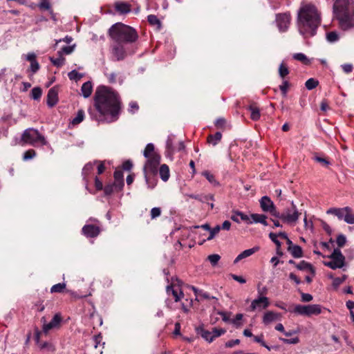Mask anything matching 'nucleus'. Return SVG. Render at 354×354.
<instances>
[{
	"label": "nucleus",
	"instance_id": "obj_62",
	"mask_svg": "<svg viewBox=\"0 0 354 354\" xmlns=\"http://www.w3.org/2000/svg\"><path fill=\"white\" fill-rule=\"evenodd\" d=\"M114 190H115V189L113 183L106 185L104 188V194L106 196L111 195L114 192Z\"/></svg>",
	"mask_w": 354,
	"mask_h": 354
},
{
	"label": "nucleus",
	"instance_id": "obj_24",
	"mask_svg": "<svg viewBox=\"0 0 354 354\" xmlns=\"http://www.w3.org/2000/svg\"><path fill=\"white\" fill-rule=\"evenodd\" d=\"M191 198H194L195 200H197L201 203H208V201H214V196L213 194H207V195H195L192 194L189 196Z\"/></svg>",
	"mask_w": 354,
	"mask_h": 354
},
{
	"label": "nucleus",
	"instance_id": "obj_7",
	"mask_svg": "<svg viewBox=\"0 0 354 354\" xmlns=\"http://www.w3.org/2000/svg\"><path fill=\"white\" fill-rule=\"evenodd\" d=\"M330 259V261H324V266L332 270L342 268L345 265V257L342 254L339 248H335L333 252L328 256Z\"/></svg>",
	"mask_w": 354,
	"mask_h": 354
},
{
	"label": "nucleus",
	"instance_id": "obj_19",
	"mask_svg": "<svg viewBox=\"0 0 354 354\" xmlns=\"http://www.w3.org/2000/svg\"><path fill=\"white\" fill-rule=\"evenodd\" d=\"M248 111L250 112V118L254 121H257L259 120L261 117L259 108L257 106L255 103H252L247 108Z\"/></svg>",
	"mask_w": 354,
	"mask_h": 354
},
{
	"label": "nucleus",
	"instance_id": "obj_37",
	"mask_svg": "<svg viewBox=\"0 0 354 354\" xmlns=\"http://www.w3.org/2000/svg\"><path fill=\"white\" fill-rule=\"evenodd\" d=\"M42 90L40 87H35L32 89L30 96L35 100H38L41 98Z\"/></svg>",
	"mask_w": 354,
	"mask_h": 354
},
{
	"label": "nucleus",
	"instance_id": "obj_48",
	"mask_svg": "<svg viewBox=\"0 0 354 354\" xmlns=\"http://www.w3.org/2000/svg\"><path fill=\"white\" fill-rule=\"evenodd\" d=\"M36 156V151L34 149H28L24 153L23 159L28 160L33 158Z\"/></svg>",
	"mask_w": 354,
	"mask_h": 354
},
{
	"label": "nucleus",
	"instance_id": "obj_23",
	"mask_svg": "<svg viewBox=\"0 0 354 354\" xmlns=\"http://www.w3.org/2000/svg\"><path fill=\"white\" fill-rule=\"evenodd\" d=\"M250 219L251 221H253V223H261L264 226H267L268 222L266 221L267 216L264 214H252L250 215Z\"/></svg>",
	"mask_w": 354,
	"mask_h": 354
},
{
	"label": "nucleus",
	"instance_id": "obj_51",
	"mask_svg": "<svg viewBox=\"0 0 354 354\" xmlns=\"http://www.w3.org/2000/svg\"><path fill=\"white\" fill-rule=\"evenodd\" d=\"M38 7L41 10H50L51 5L48 0H41V2L38 4Z\"/></svg>",
	"mask_w": 354,
	"mask_h": 354
},
{
	"label": "nucleus",
	"instance_id": "obj_61",
	"mask_svg": "<svg viewBox=\"0 0 354 354\" xmlns=\"http://www.w3.org/2000/svg\"><path fill=\"white\" fill-rule=\"evenodd\" d=\"M347 279V276L344 274L342 277H336L333 279V285L334 287H338L340 284H342L346 279Z\"/></svg>",
	"mask_w": 354,
	"mask_h": 354
},
{
	"label": "nucleus",
	"instance_id": "obj_1",
	"mask_svg": "<svg viewBox=\"0 0 354 354\" xmlns=\"http://www.w3.org/2000/svg\"><path fill=\"white\" fill-rule=\"evenodd\" d=\"M94 106L98 112L95 120L102 122L116 121L121 112L122 102L119 94L106 86L97 87L94 97Z\"/></svg>",
	"mask_w": 354,
	"mask_h": 354
},
{
	"label": "nucleus",
	"instance_id": "obj_53",
	"mask_svg": "<svg viewBox=\"0 0 354 354\" xmlns=\"http://www.w3.org/2000/svg\"><path fill=\"white\" fill-rule=\"evenodd\" d=\"M336 243L339 248H342L346 243V236L342 234H339L337 237Z\"/></svg>",
	"mask_w": 354,
	"mask_h": 354
},
{
	"label": "nucleus",
	"instance_id": "obj_34",
	"mask_svg": "<svg viewBox=\"0 0 354 354\" xmlns=\"http://www.w3.org/2000/svg\"><path fill=\"white\" fill-rule=\"evenodd\" d=\"M292 57L294 59L299 61L306 65H308L310 63L308 57L304 53H295L292 55Z\"/></svg>",
	"mask_w": 354,
	"mask_h": 354
},
{
	"label": "nucleus",
	"instance_id": "obj_39",
	"mask_svg": "<svg viewBox=\"0 0 354 354\" xmlns=\"http://www.w3.org/2000/svg\"><path fill=\"white\" fill-rule=\"evenodd\" d=\"M289 74V69L288 66L284 64L281 63L279 67V75L281 78H284Z\"/></svg>",
	"mask_w": 354,
	"mask_h": 354
},
{
	"label": "nucleus",
	"instance_id": "obj_15",
	"mask_svg": "<svg viewBox=\"0 0 354 354\" xmlns=\"http://www.w3.org/2000/svg\"><path fill=\"white\" fill-rule=\"evenodd\" d=\"M82 232L86 237L94 238L99 235L100 228L95 225H85L82 227Z\"/></svg>",
	"mask_w": 354,
	"mask_h": 354
},
{
	"label": "nucleus",
	"instance_id": "obj_12",
	"mask_svg": "<svg viewBox=\"0 0 354 354\" xmlns=\"http://www.w3.org/2000/svg\"><path fill=\"white\" fill-rule=\"evenodd\" d=\"M276 21L279 30L285 32L287 30L290 23V13H281L277 15Z\"/></svg>",
	"mask_w": 354,
	"mask_h": 354
},
{
	"label": "nucleus",
	"instance_id": "obj_43",
	"mask_svg": "<svg viewBox=\"0 0 354 354\" xmlns=\"http://www.w3.org/2000/svg\"><path fill=\"white\" fill-rule=\"evenodd\" d=\"M344 221L348 224H354V214L352 212L351 208L345 214Z\"/></svg>",
	"mask_w": 354,
	"mask_h": 354
},
{
	"label": "nucleus",
	"instance_id": "obj_4",
	"mask_svg": "<svg viewBox=\"0 0 354 354\" xmlns=\"http://www.w3.org/2000/svg\"><path fill=\"white\" fill-rule=\"evenodd\" d=\"M109 35L115 43L132 44L138 39L137 31L121 22L116 23L109 29Z\"/></svg>",
	"mask_w": 354,
	"mask_h": 354
},
{
	"label": "nucleus",
	"instance_id": "obj_47",
	"mask_svg": "<svg viewBox=\"0 0 354 354\" xmlns=\"http://www.w3.org/2000/svg\"><path fill=\"white\" fill-rule=\"evenodd\" d=\"M226 332V330L225 329H223V328H214L212 329V331H211V333H212V337H213V340L216 338V337H220L221 335H223L224 333H225Z\"/></svg>",
	"mask_w": 354,
	"mask_h": 354
},
{
	"label": "nucleus",
	"instance_id": "obj_29",
	"mask_svg": "<svg viewBox=\"0 0 354 354\" xmlns=\"http://www.w3.org/2000/svg\"><path fill=\"white\" fill-rule=\"evenodd\" d=\"M146 183L149 189H153L156 185V176H151V174H144Z\"/></svg>",
	"mask_w": 354,
	"mask_h": 354
},
{
	"label": "nucleus",
	"instance_id": "obj_52",
	"mask_svg": "<svg viewBox=\"0 0 354 354\" xmlns=\"http://www.w3.org/2000/svg\"><path fill=\"white\" fill-rule=\"evenodd\" d=\"M203 175L206 178V179L212 184L218 185V183L216 182L215 177L213 174L206 171L203 173Z\"/></svg>",
	"mask_w": 354,
	"mask_h": 354
},
{
	"label": "nucleus",
	"instance_id": "obj_17",
	"mask_svg": "<svg viewBox=\"0 0 354 354\" xmlns=\"http://www.w3.org/2000/svg\"><path fill=\"white\" fill-rule=\"evenodd\" d=\"M281 319V315L273 311L266 312L263 317V323L265 325H268L274 321Z\"/></svg>",
	"mask_w": 354,
	"mask_h": 354
},
{
	"label": "nucleus",
	"instance_id": "obj_60",
	"mask_svg": "<svg viewBox=\"0 0 354 354\" xmlns=\"http://www.w3.org/2000/svg\"><path fill=\"white\" fill-rule=\"evenodd\" d=\"M269 237L273 241L275 245H277V249L281 248V242L277 239L278 235L275 233L270 232L269 234Z\"/></svg>",
	"mask_w": 354,
	"mask_h": 354
},
{
	"label": "nucleus",
	"instance_id": "obj_38",
	"mask_svg": "<svg viewBox=\"0 0 354 354\" xmlns=\"http://www.w3.org/2000/svg\"><path fill=\"white\" fill-rule=\"evenodd\" d=\"M319 84V82L314 79V78H310L308 79L306 83L305 86L308 90H313L315 88H316Z\"/></svg>",
	"mask_w": 354,
	"mask_h": 354
},
{
	"label": "nucleus",
	"instance_id": "obj_22",
	"mask_svg": "<svg viewBox=\"0 0 354 354\" xmlns=\"http://www.w3.org/2000/svg\"><path fill=\"white\" fill-rule=\"evenodd\" d=\"M258 250H259V248L258 247H254L252 248L248 249V250H245L243 251L234 259V263H236L239 261H241V259L251 256L252 254H253L254 252H256Z\"/></svg>",
	"mask_w": 354,
	"mask_h": 354
},
{
	"label": "nucleus",
	"instance_id": "obj_31",
	"mask_svg": "<svg viewBox=\"0 0 354 354\" xmlns=\"http://www.w3.org/2000/svg\"><path fill=\"white\" fill-rule=\"evenodd\" d=\"M198 333L201 334V337L204 338L206 341L209 342H212L213 341L212 333L211 331L205 330L203 328H197Z\"/></svg>",
	"mask_w": 354,
	"mask_h": 354
},
{
	"label": "nucleus",
	"instance_id": "obj_32",
	"mask_svg": "<svg viewBox=\"0 0 354 354\" xmlns=\"http://www.w3.org/2000/svg\"><path fill=\"white\" fill-rule=\"evenodd\" d=\"M147 21L151 26H156L157 29L160 30L162 27V24L157 16L154 15H149L147 17Z\"/></svg>",
	"mask_w": 354,
	"mask_h": 354
},
{
	"label": "nucleus",
	"instance_id": "obj_33",
	"mask_svg": "<svg viewBox=\"0 0 354 354\" xmlns=\"http://www.w3.org/2000/svg\"><path fill=\"white\" fill-rule=\"evenodd\" d=\"M153 154H158L155 151L154 145L152 143H149L147 145L143 155L146 158H149L153 156Z\"/></svg>",
	"mask_w": 354,
	"mask_h": 354
},
{
	"label": "nucleus",
	"instance_id": "obj_36",
	"mask_svg": "<svg viewBox=\"0 0 354 354\" xmlns=\"http://www.w3.org/2000/svg\"><path fill=\"white\" fill-rule=\"evenodd\" d=\"M84 118V111L82 109L78 110L77 115L73 119L72 124L76 125L82 122Z\"/></svg>",
	"mask_w": 354,
	"mask_h": 354
},
{
	"label": "nucleus",
	"instance_id": "obj_18",
	"mask_svg": "<svg viewBox=\"0 0 354 354\" xmlns=\"http://www.w3.org/2000/svg\"><path fill=\"white\" fill-rule=\"evenodd\" d=\"M27 61L30 62V71L32 73H37L39 69V64L36 60V55L34 53H30L26 56Z\"/></svg>",
	"mask_w": 354,
	"mask_h": 354
},
{
	"label": "nucleus",
	"instance_id": "obj_45",
	"mask_svg": "<svg viewBox=\"0 0 354 354\" xmlns=\"http://www.w3.org/2000/svg\"><path fill=\"white\" fill-rule=\"evenodd\" d=\"M221 259L220 255L217 254H210L207 257V259L212 266H216Z\"/></svg>",
	"mask_w": 354,
	"mask_h": 354
},
{
	"label": "nucleus",
	"instance_id": "obj_58",
	"mask_svg": "<svg viewBox=\"0 0 354 354\" xmlns=\"http://www.w3.org/2000/svg\"><path fill=\"white\" fill-rule=\"evenodd\" d=\"M338 35L335 32H329L326 35V39L330 42H335L338 40Z\"/></svg>",
	"mask_w": 354,
	"mask_h": 354
},
{
	"label": "nucleus",
	"instance_id": "obj_42",
	"mask_svg": "<svg viewBox=\"0 0 354 354\" xmlns=\"http://www.w3.org/2000/svg\"><path fill=\"white\" fill-rule=\"evenodd\" d=\"M313 158L315 161L320 163L324 167H328V165H330V162L326 158L320 157L317 154H315Z\"/></svg>",
	"mask_w": 354,
	"mask_h": 354
},
{
	"label": "nucleus",
	"instance_id": "obj_56",
	"mask_svg": "<svg viewBox=\"0 0 354 354\" xmlns=\"http://www.w3.org/2000/svg\"><path fill=\"white\" fill-rule=\"evenodd\" d=\"M288 87L289 83L286 80L283 81L282 84L279 86V89L283 97H286Z\"/></svg>",
	"mask_w": 354,
	"mask_h": 354
},
{
	"label": "nucleus",
	"instance_id": "obj_14",
	"mask_svg": "<svg viewBox=\"0 0 354 354\" xmlns=\"http://www.w3.org/2000/svg\"><path fill=\"white\" fill-rule=\"evenodd\" d=\"M111 52L117 61L123 60L127 55L124 47L121 43H115L113 44L112 46Z\"/></svg>",
	"mask_w": 354,
	"mask_h": 354
},
{
	"label": "nucleus",
	"instance_id": "obj_40",
	"mask_svg": "<svg viewBox=\"0 0 354 354\" xmlns=\"http://www.w3.org/2000/svg\"><path fill=\"white\" fill-rule=\"evenodd\" d=\"M50 60L54 66L60 67L64 64L65 58L61 55L57 58L50 57Z\"/></svg>",
	"mask_w": 354,
	"mask_h": 354
},
{
	"label": "nucleus",
	"instance_id": "obj_54",
	"mask_svg": "<svg viewBox=\"0 0 354 354\" xmlns=\"http://www.w3.org/2000/svg\"><path fill=\"white\" fill-rule=\"evenodd\" d=\"M215 127L217 128V129H225V125H226V120L225 118H218L216 121H215Z\"/></svg>",
	"mask_w": 354,
	"mask_h": 354
},
{
	"label": "nucleus",
	"instance_id": "obj_59",
	"mask_svg": "<svg viewBox=\"0 0 354 354\" xmlns=\"http://www.w3.org/2000/svg\"><path fill=\"white\" fill-rule=\"evenodd\" d=\"M93 169V165L91 162L87 163L85 165V166L84 167V168L82 169V174L84 176H86L91 172V171Z\"/></svg>",
	"mask_w": 354,
	"mask_h": 354
},
{
	"label": "nucleus",
	"instance_id": "obj_3",
	"mask_svg": "<svg viewBox=\"0 0 354 354\" xmlns=\"http://www.w3.org/2000/svg\"><path fill=\"white\" fill-rule=\"evenodd\" d=\"M333 13L344 30L354 27V5L350 0H335L333 6Z\"/></svg>",
	"mask_w": 354,
	"mask_h": 354
},
{
	"label": "nucleus",
	"instance_id": "obj_13",
	"mask_svg": "<svg viewBox=\"0 0 354 354\" xmlns=\"http://www.w3.org/2000/svg\"><path fill=\"white\" fill-rule=\"evenodd\" d=\"M269 299L267 297H259L254 299L250 305V310L254 311L256 309H264L269 306Z\"/></svg>",
	"mask_w": 354,
	"mask_h": 354
},
{
	"label": "nucleus",
	"instance_id": "obj_10",
	"mask_svg": "<svg viewBox=\"0 0 354 354\" xmlns=\"http://www.w3.org/2000/svg\"><path fill=\"white\" fill-rule=\"evenodd\" d=\"M259 203L261 208L263 212H269L272 216L275 217L277 210L274 203L268 196H264L261 197Z\"/></svg>",
	"mask_w": 354,
	"mask_h": 354
},
{
	"label": "nucleus",
	"instance_id": "obj_21",
	"mask_svg": "<svg viewBox=\"0 0 354 354\" xmlns=\"http://www.w3.org/2000/svg\"><path fill=\"white\" fill-rule=\"evenodd\" d=\"M115 9L120 14H127L131 12V5L125 2H117L115 3Z\"/></svg>",
	"mask_w": 354,
	"mask_h": 354
},
{
	"label": "nucleus",
	"instance_id": "obj_20",
	"mask_svg": "<svg viewBox=\"0 0 354 354\" xmlns=\"http://www.w3.org/2000/svg\"><path fill=\"white\" fill-rule=\"evenodd\" d=\"M296 268L299 270H308L312 274L313 277L315 275V268L311 263L304 260L298 263V264L296 265Z\"/></svg>",
	"mask_w": 354,
	"mask_h": 354
},
{
	"label": "nucleus",
	"instance_id": "obj_57",
	"mask_svg": "<svg viewBox=\"0 0 354 354\" xmlns=\"http://www.w3.org/2000/svg\"><path fill=\"white\" fill-rule=\"evenodd\" d=\"M350 211L349 207H345L343 208H339L337 216L339 220L344 219L346 212Z\"/></svg>",
	"mask_w": 354,
	"mask_h": 354
},
{
	"label": "nucleus",
	"instance_id": "obj_2",
	"mask_svg": "<svg viewBox=\"0 0 354 354\" xmlns=\"http://www.w3.org/2000/svg\"><path fill=\"white\" fill-rule=\"evenodd\" d=\"M321 24V17L313 4H306L299 10L297 26L299 32L306 37H313Z\"/></svg>",
	"mask_w": 354,
	"mask_h": 354
},
{
	"label": "nucleus",
	"instance_id": "obj_25",
	"mask_svg": "<svg viewBox=\"0 0 354 354\" xmlns=\"http://www.w3.org/2000/svg\"><path fill=\"white\" fill-rule=\"evenodd\" d=\"M92 91L93 86L90 81L84 82L81 87L82 94L85 98L88 97L91 95Z\"/></svg>",
	"mask_w": 354,
	"mask_h": 354
},
{
	"label": "nucleus",
	"instance_id": "obj_64",
	"mask_svg": "<svg viewBox=\"0 0 354 354\" xmlns=\"http://www.w3.org/2000/svg\"><path fill=\"white\" fill-rule=\"evenodd\" d=\"M313 296L309 293L301 292V300L303 302H309L313 300Z\"/></svg>",
	"mask_w": 354,
	"mask_h": 354
},
{
	"label": "nucleus",
	"instance_id": "obj_46",
	"mask_svg": "<svg viewBox=\"0 0 354 354\" xmlns=\"http://www.w3.org/2000/svg\"><path fill=\"white\" fill-rule=\"evenodd\" d=\"M279 340L284 344H297L299 342V339L298 337H295L291 339H286L283 337H279Z\"/></svg>",
	"mask_w": 354,
	"mask_h": 354
},
{
	"label": "nucleus",
	"instance_id": "obj_50",
	"mask_svg": "<svg viewBox=\"0 0 354 354\" xmlns=\"http://www.w3.org/2000/svg\"><path fill=\"white\" fill-rule=\"evenodd\" d=\"M236 214L239 215L241 221L246 222L248 224L253 223V221H251L250 216L245 214L243 212L236 211Z\"/></svg>",
	"mask_w": 354,
	"mask_h": 354
},
{
	"label": "nucleus",
	"instance_id": "obj_44",
	"mask_svg": "<svg viewBox=\"0 0 354 354\" xmlns=\"http://www.w3.org/2000/svg\"><path fill=\"white\" fill-rule=\"evenodd\" d=\"M68 76L71 80L78 81L81 78H82L83 75L81 73H79L75 70H73L72 71L68 73Z\"/></svg>",
	"mask_w": 354,
	"mask_h": 354
},
{
	"label": "nucleus",
	"instance_id": "obj_8",
	"mask_svg": "<svg viewBox=\"0 0 354 354\" xmlns=\"http://www.w3.org/2000/svg\"><path fill=\"white\" fill-rule=\"evenodd\" d=\"M290 312L297 315L310 317L313 315H319L322 313V306L319 304L310 305H296L293 310H288Z\"/></svg>",
	"mask_w": 354,
	"mask_h": 354
},
{
	"label": "nucleus",
	"instance_id": "obj_28",
	"mask_svg": "<svg viewBox=\"0 0 354 354\" xmlns=\"http://www.w3.org/2000/svg\"><path fill=\"white\" fill-rule=\"evenodd\" d=\"M222 134L218 131L215 134H210L207 137V142L212 145H216L221 140Z\"/></svg>",
	"mask_w": 354,
	"mask_h": 354
},
{
	"label": "nucleus",
	"instance_id": "obj_9",
	"mask_svg": "<svg viewBox=\"0 0 354 354\" xmlns=\"http://www.w3.org/2000/svg\"><path fill=\"white\" fill-rule=\"evenodd\" d=\"M160 154H153V156L147 158L144 167V174H151V176H156L158 173V167L160 162Z\"/></svg>",
	"mask_w": 354,
	"mask_h": 354
},
{
	"label": "nucleus",
	"instance_id": "obj_11",
	"mask_svg": "<svg viewBox=\"0 0 354 354\" xmlns=\"http://www.w3.org/2000/svg\"><path fill=\"white\" fill-rule=\"evenodd\" d=\"M41 321L43 322V331L47 333L50 330L59 326L62 322V316L60 313L55 314L49 323H46V320L45 317H41Z\"/></svg>",
	"mask_w": 354,
	"mask_h": 354
},
{
	"label": "nucleus",
	"instance_id": "obj_41",
	"mask_svg": "<svg viewBox=\"0 0 354 354\" xmlns=\"http://www.w3.org/2000/svg\"><path fill=\"white\" fill-rule=\"evenodd\" d=\"M75 46V44H73L72 46H64L63 48H62L60 50L58 51L57 53L59 55H63V54L69 55L74 50Z\"/></svg>",
	"mask_w": 354,
	"mask_h": 354
},
{
	"label": "nucleus",
	"instance_id": "obj_30",
	"mask_svg": "<svg viewBox=\"0 0 354 354\" xmlns=\"http://www.w3.org/2000/svg\"><path fill=\"white\" fill-rule=\"evenodd\" d=\"M170 291L171 292L176 302L179 301L181 299V298H183V296H184V294H183L182 290H180V292L178 293L177 292V290H174L173 288V286L172 285L168 286L167 287V293H169Z\"/></svg>",
	"mask_w": 354,
	"mask_h": 354
},
{
	"label": "nucleus",
	"instance_id": "obj_35",
	"mask_svg": "<svg viewBox=\"0 0 354 354\" xmlns=\"http://www.w3.org/2000/svg\"><path fill=\"white\" fill-rule=\"evenodd\" d=\"M66 283H59L55 285H53L50 288L51 293H61L63 292L66 289Z\"/></svg>",
	"mask_w": 354,
	"mask_h": 354
},
{
	"label": "nucleus",
	"instance_id": "obj_16",
	"mask_svg": "<svg viewBox=\"0 0 354 354\" xmlns=\"http://www.w3.org/2000/svg\"><path fill=\"white\" fill-rule=\"evenodd\" d=\"M58 86H55L49 89L47 94V104L49 107H53L58 102Z\"/></svg>",
	"mask_w": 354,
	"mask_h": 354
},
{
	"label": "nucleus",
	"instance_id": "obj_63",
	"mask_svg": "<svg viewBox=\"0 0 354 354\" xmlns=\"http://www.w3.org/2000/svg\"><path fill=\"white\" fill-rule=\"evenodd\" d=\"M166 145H167V149L171 152V153H174L175 149H174V147L173 146V137L172 136H169L167 140V142H166Z\"/></svg>",
	"mask_w": 354,
	"mask_h": 354
},
{
	"label": "nucleus",
	"instance_id": "obj_49",
	"mask_svg": "<svg viewBox=\"0 0 354 354\" xmlns=\"http://www.w3.org/2000/svg\"><path fill=\"white\" fill-rule=\"evenodd\" d=\"M220 230H221V226L220 225H216V227H214L212 229L210 228L209 235L207 238V241H210V240L213 239L214 237L216 236V234H217L219 232Z\"/></svg>",
	"mask_w": 354,
	"mask_h": 354
},
{
	"label": "nucleus",
	"instance_id": "obj_5",
	"mask_svg": "<svg viewBox=\"0 0 354 354\" xmlns=\"http://www.w3.org/2000/svg\"><path fill=\"white\" fill-rule=\"evenodd\" d=\"M21 142L24 144H27L31 146L36 147L39 145H46L47 141L45 137L41 135L38 130L29 128L26 129L21 137Z\"/></svg>",
	"mask_w": 354,
	"mask_h": 354
},
{
	"label": "nucleus",
	"instance_id": "obj_26",
	"mask_svg": "<svg viewBox=\"0 0 354 354\" xmlns=\"http://www.w3.org/2000/svg\"><path fill=\"white\" fill-rule=\"evenodd\" d=\"M287 250L294 258L299 259L303 257V250L299 245H295Z\"/></svg>",
	"mask_w": 354,
	"mask_h": 354
},
{
	"label": "nucleus",
	"instance_id": "obj_6",
	"mask_svg": "<svg viewBox=\"0 0 354 354\" xmlns=\"http://www.w3.org/2000/svg\"><path fill=\"white\" fill-rule=\"evenodd\" d=\"M301 214L297 209L294 202L292 201L290 208H286L282 213H279L277 211L275 217L288 224H295Z\"/></svg>",
	"mask_w": 354,
	"mask_h": 354
},
{
	"label": "nucleus",
	"instance_id": "obj_27",
	"mask_svg": "<svg viewBox=\"0 0 354 354\" xmlns=\"http://www.w3.org/2000/svg\"><path fill=\"white\" fill-rule=\"evenodd\" d=\"M159 174L161 179L166 182L169 178V169L166 164H163L160 167Z\"/></svg>",
	"mask_w": 354,
	"mask_h": 354
},
{
	"label": "nucleus",
	"instance_id": "obj_55",
	"mask_svg": "<svg viewBox=\"0 0 354 354\" xmlns=\"http://www.w3.org/2000/svg\"><path fill=\"white\" fill-rule=\"evenodd\" d=\"M162 210L160 207H153L151 209L150 216L151 219H155L157 217L160 216L161 214Z\"/></svg>",
	"mask_w": 354,
	"mask_h": 354
}]
</instances>
